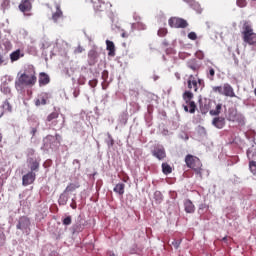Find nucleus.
<instances>
[{
    "label": "nucleus",
    "instance_id": "47",
    "mask_svg": "<svg viewBox=\"0 0 256 256\" xmlns=\"http://www.w3.org/2000/svg\"><path fill=\"white\" fill-rule=\"evenodd\" d=\"M188 39H190L191 41L197 40V33H195V32H190V33L188 34Z\"/></svg>",
    "mask_w": 256,
    "mask_h": 256
},
{
    "label": "nucleus",
    "instance_id": "19",
    "mask_svg": "<svg viewBox=\"0 0 256 256\" xmlns=\"http://www.w3.org/2000/svg\"><path fill=\"white\" fill-rule=\"evenodd\" d=\"M212 125L216 127V129H223L225 127V118L224 117H215L212 120Z\"/></svg>",
    "mask_w": 256,
    "mask_h": 256
},
{
    "label": "nucleus",
    "instance_id": "26",
    "mask_svg": "<svg viewBox=\"0 0 256 256\" xmlns=\"http://www.w3.org/2000/svg\"><path fill=\"white\" fill-rule=\"evenodd\" d=\"M162 173L164 175H170V173H173V168L167 163H162Z\"/></svg>",
    "mask_w": 256,
    "mask_h": 256
},
{
    "label": "nucleus",
    "instance_id": "34",
    "mask_svg": "<svg viewBox=\"0 0 256 256\" xmlns=\"http://www.w3.org/2000/svg\"><path fill=\"white\" fill-rule=\"evenodd\" d=\"M223 105L222 104H218L216 105V108L213 109V110H210V115H213V116H217L219 115V113H221V109H222Z\"/></svg>",
    "mask_w": 256,
    "mask_h": 256
},
{
    "label": "nucleus",
    "instance_id": "7",
    "mask_svg": "<svg viewBox=\"0 0 256 256\" xmlns=\"http://www.w3.org/2000/svg\"><path fill=\"white\" fill-rule=\"evenodd\" d=\"M11 49H13V44L11 43V41L7 38L2 39V41L0 42V51L2 55H7V53H9Z\"/></svg>",
    "mask_w": 256,
    "mask_h": 256
},
{
    "label": "nucleus",
    "instance_id": "48",
    "mask_svg": "<svg viewBox=\"0 0 256 256\" xmlns=\"http://www.w3.org/2000/svg\"><path fill=\"white\" fill-rule=\"evenodd\" d=\"M171 245H173V247H175L176 249H179V247L181 245V240H173L171 242Z\"/></svg>",
    "mask_w": 256,
    "mask_h": 256
},
{
    "label": "nucleus",
    "instance_id": "49",
    "mask_svg": "<svg viewBox=\"0 0 256 256\" xmlns=\"http://www.w3.org/2000/svg\"><path fill=\"white\" fill-rule=\"evenodd\" d=\"M88 84H89L92 88L97 87V79L90 80V81L88 82Z\"/></svg>",
    "mask_w": 256,
    "mask_h": 256
},
{
    "label": "nucleus",
    "instance_id": "11",
    "mask_svg": "<svg viewBox=\"0 0 256 256\" xmlns=\"http://www.w3.org/2000/svg\"><path fill=\"white\" fill-rule=\"evenodd\" d=\"M98 59H99V53L97 52V50L95 48L91 49L88 52L89 65H91V66L95 65V63H97Z\"/></svg>",
    "mask_w": 256,
    "mask_h": 256
},
{
    "label": "nucleus",
    "instance_id": "13",
    "mask_svg": "<svg viewBox=\"0 0 256 256\" xmlns=\"http://www.w3.org/2000/svg\"><path fill=\"white\" fill-rule=\"evenodd\" d=\"M44 147H49L50 149H53L54 147H57V142L55 141V136L48 135L43 140Z\"/></svg>",
    "mask_w": 256,
    "mask_h": 256
},
{
    "label": "nucleus",
    "instance_id": "37",
    "mask_svg": "<svg viewBox=\"0 0 256 256\" xmlns=\"http://www.w3.org/2000/svg\"><path fill=\"white\" fill-rule=\"evenodd\" d=\"M189 105V113H195V110L197 109V105H195L194 101L188 102Z\"/></svg>",
    "mask_w": 256,
    "mask_h": 256
},
{
    "label": "nucleus",
    "instance_id": "4",
    "mask_svg": "<svg viewBox=\"0 0 256 256\" xmlns=\"http://www.w3.org/2000/svg\"><path fill=\"white\" fill-rule=\"evenodd\" d=\"M168 24L170 27H174L175 29H185L189 24L183 18L172 17L168 20Z\"/></svg>",
    "mask_w": 256,
    "mask_h": 256
},
{
    "label": "nucleus",
    "instance_id": "44",
    "mask_svg": "<svg viewBox=\"0 0 256 256\" xmlns=\"http://www.w3.org/2000/svg\"><path fill=\"white\" fill-rule=\"evenodd\" d=\"M236 4L238 7H247V0H237Z\"/></svg>",
    "mask_w": 256,
    "mask_h": 256
},
{
    "label": "nucleus",
    "instance_id": "12",
    "mask_svg": "<svg viewBox=\"0 0 256 256\" xmlns=\"http://www.w3.org/2000/svg\"><path fill=\"white\" fill-rule=\"evenodd\" d=\"M56 11L52 13V21L58 23L60 19H63V11L61 10V5L55 4Z\"/></svg>",
    "mask_w": 256,
    "mask_h": 256
},
{
    "label": "nucleus",
    "instance_id": "9",
    "mask_svg": "<svg viewBox=\"0 0 256 256\" xmlns=\"http://www.w3.org/2000/svg\"><path fill=\"white\" fill-rule=\"evenodd\" d=\"M227 119L228 121H232L233 123H241V121H243V115L238 114L237 110L235 109H229Z\"/></svg>",
    "mask_w": 256,
    "mask_h": 256
},
{
    "label": "nucleus",
    "instance_id": "5",
    "mask_svg": "<svg viewBox=\"0 0 256 256\" xmlns=\"http://www.w3.org/2000/svg\"><path fill=\"white\" fill-rule=\"evenodd\" d=\"M152 155L153 157L158 159V161H163V159L167 157V152H165V147L161 145H157V146H154L152 150Z\"/></svg>",
    "mask_w": 256,
    "mask_h": 256
},
{
    "label": "nucleus",
    "instance_id": "42",
    "mask_svg": "<svg viewBox=\"0 0 256 256\" xmlns=\"http://www.w3.org/2000/svg\"><path fill=\"white\" fill-rule=\"evenodd\" d=\"M1 9L5 13L6 9H9V0H3L1 4Z\"/></svg>",
    "mask_w": 256,
    "mask_h": 256
},
{
    "label": "nucleus",
    "instance_id": "18",
    "mask_svg": "<svg viewBox=\"0 0 256 256\" xmlns=\"http://www.w3.org/2000/svg\"><path fill=\"white\" fill-rule=\"evenodd\" d=\"M187 68L191 69L192 71H199L201 69V64L197 59H190L187 62Z\"/></svg>",
    "mask_w": 256,
    "mask_h": 256
},
{
    "label": "nucleus",
    "instance_id": "21",
    "mask_svg": "<svg viewBox=\"0 0 256 256\" xmlns=\"http://www.w3.org/2000/svg\"><path fill=\"white\" fill-rule=\"evenodd\" d=\"M244 43H248V45H256V34L252 32L246 36H243Z\"/></svg>",
    "mask_w": 256,
    "mask_h": 256
},
{
    "label": "nucleus",
    "instance_id": "39",
    "mask_svg": "<svg viewBox=\"0 0 256 256\" xmlns=\"http://www.w3.org/2000/svg\"><path fill=\"white\" fill-rule=\"evenodd\" d=\"M72 223V218L71 216H67L62 220V224L68 227V225H71Z\"/></svg>",
    "mask_w": 256,
    "mask_h": 256
},
{
    "label": "nucleus",
    "instance_id": "14",
    "mask_svg": "<svg viewBox=\"0 0 256 256\" xmlns=\"http://www.w3.org/2000/svg\"><path fill=\"white\" fill-rule=\"evenodd\" d=\"M39 86L40 87H45V85H49L51 79L49 78V75L45 72H41L39 74Z\"/></svg>",
    "mask_w": 256,
    "mask_h": 256
},
{
    "label": "nucleus",
    "instance_id": "46",
    "mask_svg": "<svg viewBox=\"0 0 256 256\" xmlns=\"http://www.w3.org/2000/svg\"><path fill=\"white\" fill-rule=\"evenodd\" d=\"M158 35H159V37H165V35H167V29H165V28L159 29Z\"/></svg>",
    "mask_w": 256,
    "mask_h": 256
},
{
    "label": "nucleus",
    "instance_id": "45",
    "mask_svg": "<svg viewBox=\"0 0 256 256\" xmlns=\"http://www.w3.org/2000/svg\"><path fill=\"white\" fill-rule=\"evenodd\" d=\"M2 93H5V95H9L11 93V88L9 86H3L1 87Z\"/></svg>",
    "mask_w": 256,
    "mask_h": 256
},
{
    "label": "nucleus",
    "instance_id": "40",
    "mask_svg": "<svg viewBox=\"0 0 256 256\" xmlns=\"http://www.w3.org/2000/svg\"><path fill=\"white\" fill-rule=\"evenodd\" d=\"M2 65H7V59L5 57V54H3V52L0 51V67Z\"/></svg>",
    "mask_w": 256,
    "mask_h": 256
},
{
    "label": "nucleus",
    "instance_id": "52",
    "mask_svg": "<svg viewBox=\"0 0 256 256\" xmlns=\"http://www.w3.org/2000/svg\"><path fill=\"white\" fill-rule=\"evenodd\" d=\"M137 29L145 30V29H147V26H145V24H143V23L138 22Z\"/></svg>",
    "mask_w": 256,
    "mask_h": 256
},
{
    "label": "nucleus",
    "instance_id": "33",
    "mask_svg": "<svg viewBox=\"0 0 256 256\" xmlns=\"http://www.w3.org/2000/svg\"><path fill=\"white\" fill-rule=\"evenodd\" d=\"M154 199L156 203H163V194L161 193V191L154 192Z\"/></svg>",
    "mask_w": 256,
    "mask_h": 256
},
{
    "label": "nucleus",
    "instance_id": "35",
    "mask_svg": "<svg viewBox=\"0 0 256 256\" xmlns=\"http://www.w3.org/2000/svg\"><path fill=\"white\" fill-rule=\"evenodd\" d=\"M249 169L253 175H256V161L250 160Z\"/></svg>",
    "mask_w": 256,
    "mask_h": 256
},
{
    "label": "nucleus",
    "instance_id": "17",
    "mask_svg": "<svg viewBox=\"0 0 256 256\" xmlns=\"http://www.w3.org/2000/svg\"><path fill=\"white\" fill-rule=\"evenodd\" d=\"M21 57H25V54L20 50L17 49L10 53V61L11 63H15V61H19Z\"/></svg>",
    "mask_w": 256,
    "mask_h": 256
},
{
    "label": "nucleus",
    "instance_id": "61",
    "mask_svg": "<svg viewBox=\"0 0 256 256\" xmlns=\"http://www.w3.org/2000/svg\"><path fill=\"white\" fill-rule=\"evenodd\" d=\"M183 108H184V111H186V113H189V107L187 105H184Z\"/></svg>",
    "mask_w": 256,
    "mask_h": 256
},
{
    "label": "nucleus",
    "instance_id": "28",
    "mask_svg": "<svg viewBox=\"0 0 256 256\" xmlns=\"http://www.w3.org/2000/svg\"><path fill=\"white\" fill-rule=\"evenodd\" d=\"M71 231L73 235H75V233H81V231H83V225H81V223H76L71 227Z\"/></svg>",
    "mask_w": 256,
    "mask_h": 256
},
{
    "label": "nucleus",
    "instance_id": "2",
    "mask_svg": "<svg viewBox=\"0 0 256 256\" xmlns=\"http://www.w3.org/2000/svg\"><path fill=\"white\" fill-rule=\"evenodd\" d=\"M185 163L189 169H193V171L200 177V179H203V169L201 168L203 167V164L198 157L188 154L185 157Z\"/></svg>",
    "mask_w": 256,
    "mask_h": 256
},
{
    "label": "nucleus",
    "instance_id": "30",
    "mask_svg": "<svg viewBox=\"0 0 256 256\" xmlns=\"http://www.w3.org/2000/svg\"><path fill=\"white\" fill-rule=\"evenodd\" d=\"M206 75H207V78L209 79V81H214V79H215V69H213L212 67H209Z\"/></svg>",
    "mask_w": 256,
    "mask_h": 256
},
{
    "label": "nucleus",
    "instance_id": "62",
    "mask_svg": "<svg viewBox=\"0 0 256 256\" xmlns=\"http://www.w3.org/2000/svg\"><path fill=\"white\" fill-rule=\"evenodd\" d=\"M35 133H37V128H32L31 134L35 135Z\"/></svg>",
    "mask_w": 256,
    "mask_h": 256
},
{
    "label": "nucleus",
    "instance_id": "27",
    "mask_svg": "<svg viewBox=\"0 0 256 256\" xmlns=\"http://www.w3.org/2000/svg\"><path fill=\"white\" fill-rule=\"evenodd\" d=\"M75 189H79V184L70 183L64 190V193H73Z\"/></svg>",
    "mask_w": 256,
    "mask_h": 256
},
{
    "label": "nucleus",
    "instance_id": "6",
    "mask_svg": "<svg viewBox=\"0 0 256 256\" xmlns=\"http://www.w3.org/2000/svg\"><path fill=\"white\" fill-rule=\"evenodd\" d=\"M31 227V220L29 218L23 216L19 219L18 224L16 225V229H20V231H26Z\"/></svg>",
    "mask_w": 256,
    "mask_h": 256
},
{
    "label": "nucleus",
    "instance_id": "58",
    "mask_svg": "<svg viewBox=\"0 0 256 256\" xmlns=\"http://www.w3.org/2000/svg\"><path fill=\"white\" fill-rule=\"evenodd\" d=\"M28 155H30V156L35 155V150H33V149H28Z\"/></svg>",
    "mask_w": 256,
    "mask_h": 256
},
{
    "label": "nucleus",
    "instance_id": "59",
    "mask_svg": "<svg viewBox=\"0 0 256 256\" xmlns=\"http://www.w3.org/2000/svg\"><path fill=\"white\" fill-rule=\"evenodd\" d=\"M121 37H123L124 39H127V37H129V34L126 33V32H123V33L121 34Z\"/></svg>",
    "mask_w": 256,
    "mask_h": 256
},
{
    "label": "nucleus",
    "instance_id": "31",
    "mask_svg": "<svg viewBox=\"0 0 256 256\" xmlns=\"http://www.w3.org/2000/svg\"><path fill=\"white\" fill-rule=\"evenodd\" d=\"M183 99L185 103H191V99H193V94L190 91H186L183 93Z\"/></svg>",
    "mask_w": 256,
    "mask_h": 256
},
{
    "label": "nucleus",
    "instance_id": "1",
    "mask_svg": "<svg viewBox=\"0 0 256 256\" xmlns=\"http://www.w3.org/2000/svg\"><path fill=\"white\" fill-rule=\"evenodd\" d=\"M37 83V74L35 67L32 65L27 66L24 72H19L15 81L17 91H23L24 87H33Z\"/></svg>",
    "mask_w": 256,
    "mask_h": 256
},
{
    "label": "nucleus",
    "instance_id": "25",
    "mask_svg": "<svg viewBox=\"0 0 256 256\" xmlns=\"http://www.w3.org/2000/svg\"><path fill=\"white\" fill-rule=\"evenodd\" d=\"M114 193H117L118 195H124L125 194V184L118 183L113 189Z\"/></svg>",
    "mask_w": 256,
    "mask_h": 256
},
{
    "label": "nucleus",
    "instance_id": "51",
    "mask_svg": "<svg viewBox=\"0 0 256 256\" xmlns=\"http://www.w3.org/2000/svg\"><path fill=\"white\" fill-rule=\"evenodd\" d=\"M54 139H55V141H56V145H59V143H61V135L56 134V135L54 136Z\"/></svg>",
    "mask_w": 256,
    "mask_h": 256
},
{
    "label": "nucleus",
    "instance_id": "63",
    "mask_svg": "<svg viewBox=\"0 0 256 256\" xmlns=\"http://www.w3.org/2000/svg\"><path fill=\"white\" fill-rule=\"evenodd\" d=\"M158 79H159V76L154 74V75H153V80H154V81H157Z\"/></svg>",
    "mask_w": 256,
    "mask_h": 256
},
{
    "label": "nucleus",
    "instance_id": "43",
    "mask_svg": "<svg viewBox=\"0 0 256 256\" xmlns=\"http://www.w3.org/2000/svg\"><path fill=\"white\" fill-rule=\"evenodd\" d=\"M57 117H59V113H57V112H52V113L47 117V121H53V119H57Z\"/></svg>",
    "mask_w": 256,
    "mask_h": 256
},
{
    "label": "nucleus",
    "instance_id": "38",
    "mask_svg": "<svg viewBox=\"0 0 256 256\" xmlns=\"http://www.w3.org/2000/svg\"><path fill=\"white\" fill-rule=\"evenodd\" d=\"M246 154H247L249 161H253V159H255V152L253 150L248 149Z\"/></svg>",
    "mask_w": 256,
    "mask_h": 256
},
{
    "label": "nucleus",
    "instance_id": "23",
    "mask_svg": "<svg viewBox=\"0 0 256 256\" xmlns=\"http://www.w3.org/2000/svg\"><path fill=\"white\" fill-rule=\"evenodd\" d=\"M106 49L110 57H115V43L111 40H106Z\"/></svg>",
    "mask_w": 256,
    "mask_h": 256
},
{
    "label": "nucleus",
    "instance_id": "16",
    "mask_svg": "<svg viewBox=\"0 0 256 256\" xmlns=\"http://www.w3.org/2000/svg\"><path fill=\"white\" fill-rule=\"evenodd\" d=\"M47 99H49V96L47 93L42 92L38 98L35 100L36 107H40V105H47Z\"/></svg>",
    "mask_w": 256,
    "mask_h": 256
},
{
    "label": "nucleus",
    "instance_id": "53",
    "mask_svg": "<svg viewBox=\"0 0 256 256\" xmlns=\"http://www.w3.org/2000/svg\"><path fill=\"white\" fill-rule=\"evenodd\" d=\"M180 139H184V141H189V135H187L186 133H182L180 134Z\"/></svg>",
    "mask_w": 256,
    "mask_h": 256
},
{
    "label": "nucleus",
    "instance_id": "60",
    "mask_svg": "<svg viewBox=\"0 0 256 256\" xmlns=\"http://www.w3.org/2000/svg\"><path fill=\"white\" fill-rule=\"evenodd\" d=\"M175 77L176 79L179 81V79H181V74H179L178 72L175 73Z\"/></svg>",
    "mask_w": 256,
    "mask_h": 256
},
{
    "label": "nucleus",
    "instance_id": "57",
    "mask_svg": "<svg viewBox=\"0 0 256 256\" xmlns=\"http://www.w3.org/2000/svg\"><path fill=\"white\" fill-rule=\"evenodd\" d=\"M120 123H123L124 125H125V123H127V118H125V115L121 116Z\"/></svg>",
    "mask_w": 256,
    "mask_h": 256
},
{
    "label": "nucleus",
    "instance_id": "64",
    "mask_svg": "<svg viewBox=\"0 0 256 256\" xmlns=\"http://www.w3.org/2000/svg\"><path fill=\"white\" fill-rule=\"evenodd\" d=\"M109 256H116L113 252H108Z\"/></svg>",
    "mask_w": 256,
    "mask_h": 256
},
{
    "label": "nucleus",
    "instance_id": "22",
    "mask_svg": "<svg viewBox=\"0 0 256 256\" xmlns=\"http://www.w3.org/2000/svg\"><path fill=\"white\" fill-rule=\"evenodd\" d=\"M184 211L186 213H195V205L189 199L184 201Z\"/></svg>",
    "mask_w": 256,
    "mask_h": 256
},
{
    "label": "nucleus",
    "instance_id": "8",
    "mask_svg": "<svg viewBox=\"0 0 256 256\" xmlns=\"http://www.w3.org/2000/svg\"><path fill=\"white\" fill-rule=\"evenodd\" d=\"M33 1L35 0H21L19 9L24 15H27L31 9H33Z\"/></svg>",
    "mask_w": 256,
    "mask_h": 256
},
{
    "label": "nucleus",
    "instance_id": "54",
    "mask_svg": "<svg viewBox=\"0 0 256 256\" xmlns=\"http://www.w3.org/2000/svg\"><path fill=\"white\" fill-rule=\"evenodd\" d=\"M82 51H85V49L82 46H78L75 48L74 53H81Z\"/></svg>",
    "mask_w": 256,
    "mask_h": 256
},
{
    "label": "nucleus",
    "instance_id": "36",
    "mask_svg": "<svg viewBox=\"0 0 256 256\" xmlns=\"http://www.w3.org/2000/svg\"><path fill=\"white\" fill-rule=\"evenodd\" d=\"M4 111H8V113H11L12 111V107H11V104L9 103V101H5L2 105Z\"/></svg>",
    "mask_w": 256,
    "mask_h": 256
},
{
    "label": "nucleus",
    "instance_id": "24",
    "mask_svg": "<svg viewBox=\"0 0 256 256\" xmlns=\"http://www.w3.org/2000/svg\"><path fill=\"white\" fill-rule=\"evenodd\" d=\"M69 201V195L64 191L62 194H60L58 199V205H67V202Z\"/></svg>",
    "mask_w": 256,
    "mask_h": 256
},
{
    "label": "nucleus",
    "instance_id": "41",
    "mask_svg": "<svg viewBox=\"0 0 256 256\" xmlns=\"http://www.w3.org/2000/svg\"><path fill=\"white\" fill-rule=\"evenodd\" d=\"M106 143L108 147H113V145H115V141L113 140V137L111 136V134H108V140H106Z\"/></svg>",
    "mask_w": 256,
    "mask_h": 256
},
{
    "label": "nucleus",
    "instance_id": "15",
    "mask_svg": "<svg viewBox=\"0 0 256 256\" xmlns=\"http://www.w3.org/2000/svg\"><path fill=\"white\" fill-rule=\"evenodd\" d=\"M28 167L31 170L30 172L39 171V161L35 158L27 159Z\"/></svg>",
    "mask_w": 256,
    "mask_h": 256
},
{
    "label": "nucleus",
    "instance_id": "20",
    "mask_svg": "<svg viewBox=\"0 0 256 256\" xmlns=\"http://www.w3.org/2000/svg\"><path fill=\"white\" fill-rule=\"evenodd\" d=\"M188 89H193L194 91H197V89H199L197 78H195L194 75H190L188 78Z\"/></svg>",
    "mask_w": 256,
    "mask_h": 256
},
{
    "label": "nucleus",
    "instance_id": "50",
    "mask_svg": "<svg viewBox=\"0 0 256 256\" xmlns=\"http://www.w3.org/2000/svg\"><path fill=\"white\" fill-rule=\"evenodd\" d=\"M196 57H197L198 59H205V54L203 53V51H198V52L196 53Z\"/></svg>",
    "mask_w": 256,
    "mask_h": 256
},
{
    "label": "nucleus",
    "instance_id": "29",
    "mask_svg": "<svg viewBox=\"0 0 256 256\" xmlns=\"http://www.w3.org/2000/svg\"><path fill=\"white\" fill-rule=\"evenodd\" d=\"M190 4V7L194 9V11L201 13V5L199 3L195 2V0H192L191 2H188Z\"/></svg>",
    "mask_w": 256,
    "mask_h": 256
},
{
    "label": "nucleus",
    "instance_id": "56",
    "mask_svg": "<svg viewBox=\"0 0 256 256\" xmlns=\"http://www.w3.org/2000/svg\"><path fill=\"white\" fill-rule=\"evenodd\" d=\"M72 209H77V203H75V198H72V204H70Z\"/></svg>",
    "mask_w": 256,
    "mask_h": 256
},
{
    "label": "nucleus",
    "instance_id": "10",
    "mask_svg": "<svg viewBox=\"0 0 256 256\" xmlns=\"http://www.w3.org/2000/svg\"><path fill=\"white\" fill-rule=\"evenodd\" d=\"M36 177L37 175L35 174V172H28L22 177V185L24 187L31 185L32 183H34Z\"/></svg>",
    "mask_w": 256,
    "mask_h": 256
},
{
    "label": "nucleus",
    "instance_id": "3",
    "mask_svg": "<svg viewBox=\"0 0 256 256\" xmlns=\"http://www.w3.org/2000/svg\"><path fill=\"white\" fill-rule=\"evenodd\" d=\"M212 91L213 93H218V95H223L224 97H237L233 86L229 83H225L222 86H213Z\"/></svg>",
    "mask_w": 256,
    "mask_h": 256
},
{
    "label": "nucleus",
    "instance_id": "55",
    "mask_svg": "<svg viewBox=\"0 0 256 256\" xmlns=\"http://www.w3.org/2000/svg\"><path fill=\"white\" fill-rule=\"evenodd\" d=\"M197 83H198V88L199 87H205V82L203 81V79H198Z\"/></svg>",
    "mask_w": 256,
    "mask_h": 256
},
{
    "label": "nucleus",
    "instance_id": "32",
    "mask_svg": "<svg viewBox=\"0 0 256 256\" xmlns=\"http://www.w3.org/2000/svg\"><path fill=\"white\" fill-rule=\"evenodd\" d=\"M253 32V28H251V26L247 23L244 24V31H243V37L250 35Z\"/></svg>",
    "mask_w": 256,
    "mask_h": 256
}]
</instances>
